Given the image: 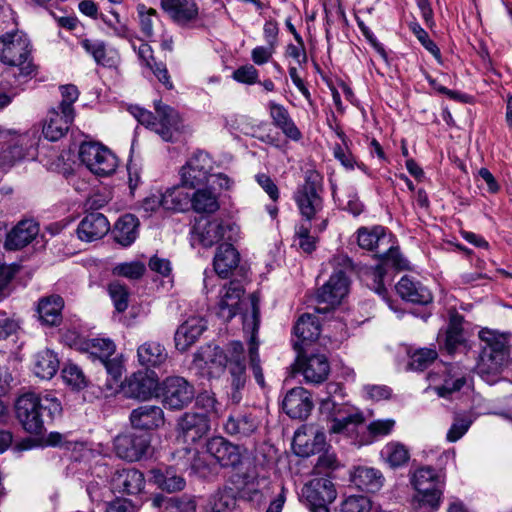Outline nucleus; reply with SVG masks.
Listing matches in <instances>:
<instances>
[{"label":"nucleus","instance_id":"obj_1","mask_svg":"<svg viewBox=\"0 0 512 512\" xmlns=\"http://www.w3.org/2000/svg\"><path fill=\"white\" fill-rule=\"evenodd\" d=\"M356 234L359 247L375 251L380 260V263L369 269L366 275L368 279L372 280L371 289L385 299L387 290L383 278L387 273V267L402 270L408 267V262L401 255L399 247L393 245L391 235L383 226L360 227Z\"/></svg>","mask_w":512,"mask_h":512},{"label":"nucleus","instance_id":"obj_2","mask_svg":"<svg viewBox=\"0 0 512 512\" xmlns=\"http://www.w3.org/2000/svg\"><path fill=\"white\" fill-rule=\"evenodd\" d=\"M195 361L216 364L228 370L229 400L238 404L242 400L247 382L244 346L240 341H231L224 348L206 345L195 353Z\"/></svg>","mask_w":512,"mask_h":512},{"label":"nucleus","instance_id":"obj_3","mask_svg":"<svg viewBox=\"0 0 512 512\" xmlns=\"http://www.w3.org/2000/svg\"><path fill=\"white\" fill-rule=\"evenodd\" d=\"M15 413L26 432L39 435L44 431L46 423L61 415L62 405L52 393L27 392L16 400Z\"/></svg>","mask_w":512,"mask_h":512},{"label":"nucleus","instance_id":"obj_4","mask_svg":"<svg viewBox=\"0 0 512 512\" xmlns=\"http://www.w3.org/2000/svg\"><path fill=\"white\" fill-rule=\"evenodd\" d=\"M322 193L321 175L315 170L306 171L304 182L293 194V200L301 216L299 223H313L319 230L326 229L328 216Z\"/></svg>","mask_w":512,"mask_h":512},{"label":"nucleus","instance_id":"obj_5","mask_svg":"<svg viewBox=\"0 0 512 512\" xmlns=\"http://www.w3.org/2000/svg\"><path fill=\"white\" fill-rule=\"evenodd\" d=\"M0 62L18 73H13L19 81L31 77L36 70L33 63L32 46L28 36L19 30L6 32L0 36Z\"/></svg>","mask_w":512,"mask_h":512},{"label":"nucleus","instance_id":"obj_6","mask_svg":"<svg viewBox=\"0 0 512 512\" xmlns=\"http://www.w3.org/2000/svg\"><path fill=\"white\" fill-rule=\"evenodd\" d=\"M480 352L476 371L486 381L493 380L507 365L509 351L506 342L491 331H480Z\"/></svg>","mask_w":512,"mask_h":512},{"label":"nucleus","instance_id":"obj_7","mask_svg":"<svg viewBox=\"0 0 512 512\" xmlns=\"http://www.w3.org/2000/svg\"><path fill=\"white\" fill-rule=\"evenodd\" d=\"M154 109L156 116L151 111L140 107H134L132 114L141 125L157 133L164 141L171 142L174 133L179 129V114L160 100L154 102Z\"/></svg>","mask_w":512,"mask_h":512},{"label":"nucleus","instance_id":"obj_8","mask_svg":"<svg viewBox=\"0 0 512 512\" xmlns=\"http://www.w3.org/2000/svg\"><path fill=\"white\" fill-rule=\"evenodd\" d=\"M251 312L243 315V327L245 331H251L248 341V357L251 370L258 385L265 386V379L261 367L259 356V342L257 340V333L260 324V308L259 298L252 294L250 296Z\"/></svg>","mask_w":512,"mask_h":512},{"label":"nucleus","instance_id":"obj_9","mask_svg":"<svg viewBox=\"0 0 512 512\" xmlns=\"http://www.w3.org/2000/svg\"><path fill=\"white\" fill-rule=\"evenodd\" d=\"M79 158L93 174L98 176H109L117 168V157L101 143H82L79 148Z\"/></svg>","mask_w":512,"mask_h":512},{"label":"nucleus","instance_id":"obj_10","mask_svg":"<svg viewBox=\"0 0 512 512\" xmlns=\"http://www.w3.org/2000/svg\"><path fill=\"white\" fill-rule=\"evenodd\" d=\"M430 389L439 397L448 398L467 385V370L457 364L443 365L428 375Z\"/></svg>","mask_w":512,"mask_h":512},{"label":"nucleus","instance_id":"obj_11","mask_svg":"<svg viewBox=\"0 0 512 512\" xmlns=\"http://www.w3.org/2000/svg\"><path fill=\"white\" fill-rule=\"evenodd\" d=\"M412 483L419 493V504L430 511L438 508L442 495L441 481L431 467H422L415 471Z\"/></svg>","mask_w":512,"mask_h":512},{"label":"nucleus","instance_id":"obj_12","mask_svg":"<svg viewBox=\"0 0 512 512\" xmlns=\"http://www.w3.org/2000/svg\"><path fill=\"white\" fill-rule=\"evenodd\" d=\"M161 391L162 402L169 409H183L195 398L193 385L180 376L166 378L162 383Z\"/></svg>","mask_w":512,"mask_h":512},{"label":"nucleus","instance_id":"obj_13","mask_svg":"<svg viewBox=\"0 0 512 512\" xmlns=\"http://www.w3.org/2000/svg\"><path fill=\"white\" fill-rule=\"evenodd\" d=\"M213 163L203 151L194 153L180 170V180L184 187L194 189L209 181Z\"/></svg>","mask_w":512,"mask_h":512},{"label":"nucleus","instance_id":"obj_14","mask_svg":"<svg viewBox=\"0 0 512 512\" xmlns=\"http://www.w3.org/2000/svg\"><path fill=\"white\" fill-rule=\"evenodd\" d=\"M349 289V279L342 271H334L329 280L318 290L317 302L324 303V308H317V312L325 313L335 306L339 305L342 299L347 295Z\"/></svg>","mask_w":512,"mask_h":512},{"label":"nucleus","instance_id":"obj_15","mask_svg":"<svg viewBox=\"0 0 512 512\" xmlns=\"http://www.w3.org/2000/svg\"><path fill=\"white\" fill-rule=\"evenodd\" d=\"M463 316L456 311L449 312V323L445 332L438 334V343L441 350L449 355L458 352H467V342L463 334Z\"/></svg>","mask_w":512,"mask_h":512},{"label":"nucleus","instance_id":"obj_16","mask_svg":"<svg viewBox=\"0 0 512 512\" xmlns=\"http://www.w3.org/2000/svg\"><path fill=\"white\" fill-rule=\"evenodd\" d=\"M150 446L149 436L135 433L118 435L114 439V450L121 459L133 462L140 460Z\"/></svg>","mask_w":512,"mask_h":512},{"label":"nucleus","instance_id":"obj_17","mask_svg":"<svg viewBox=\"0 0 512 512\" xmlns=\"http://www.w3.org/2000/svg\"><path fill=\"white\" fill-rule=\"evenodd\" d=\"M206 450L222 467L235 468L242 463L240 446L231 443L222 436L209 439L206 443Z\"/></svg>","mask_w":512,"mask_h":512},{"label":"nucleus","instance_id":"obj_18","mask_svg":"<svg viewBox=\"0 0 512 512\" xmlns=\"http://www.w3.org/2000/svg\"><path fill=\"white\" fill-rule=\"evenodd\" d=\"M163 10L181 27H196L199 8L194 0H161Z\"/></svg>","mask_w":512,"mask_h":512},{"label":"nucleus","instance_id":"obj_19","mask_svg":"<svg viewBox=\"0 0 512 512\" xmlns=\"http://www.w3.org/2000/svg\"><path fill=\"white\" fill-rule=\"evenodd\" d=\"M296 365L309 383L325 381L330 372V365L324 354L299 355Z\"/></svg>","mask_w":512,"mask_h":512},{"label":"nucleus","instance_id":"obj_20","mask_svg":"<svg viewBox=\"0 0 512 512\" xmlns=\"http://www.w3.org/2000/svg\"><path fill=\"white\" fill-rule=\"evenodd\" d=\"M206 329L207 323L202 317L193 316L188 318L178 326L175 332V348L180 352L187 351L197 342Z\"/></svg>","mask_w":512,"mask_h":512},{"label":"nucleus","instance_id":"obj_21","mask_svg":"<svg viewBox=\"0 0 512 512\" xmlns=\"http://www.w3.org/2000/svg\"><path fill=\"white\" fill-rule=\"evenodd\" d=\"M177 429L185 442L194 443L210 430L208 416L204 413H185L179 418Z\"/></svg>","mask_w":512,"mask_h":512},{"label":"nucleus","instance_id":"obj_22","mask_svg":"<svg viewBox=\"0 0 512 512\" xmlns=\"http://www.w3.org/2000/svg\"><path fill=\"white\" fill-rule=\"evenodd\" d=\"M244 293L239 281H230L220 292L217 315L224 321H230L239 311L242 304L241 297Z\"/></svg>","mask_w":512,"mask_h":512},{"label":"nucleus","instance_id":"obj_23","mask_svg":"<svg viewBox=\"0 0 512 512\" xmlns=\"http://www.w3.org/2000/svg\"><path fill=\"white\" fill-rule=\"evenodd\" d=\"M129 420L134 429L145 431L157 429L165 422L162 408L150 404H144L133 409Z\"/></svg>","mask_w":512,"mask_h":512},{"label":"nucleus","instance_id":"obj_24","mask_svg":"<svg viewBox=\"0 0 512 512\" xmlns=\"http://www.w3.org/2000/svg\"><path fill=\"white\" fill-rule=\"evenodd\" d=\"M283 410L293 419H306L313 407L310 394L303 387L289 390L283 400Z\"/></svg>","mask_w":512,"mask_h":512},{"label":"nucleus","instance_id":"obj_25","mask_svg":"<svg viewBox=\"0 0 512 512\" xmlns=\"http://www.w3.org/2000/svg\"><path fill=\"white\" fill-rule=\"evenodd\" d=\"M334 484L326 478H315L305 484L301 490V497L307 505L332 503L336 499Z\"/></svg>","mask_w":512,"mask_h":512},{"label":"nucleus","instance_id":"obj_26","mask_svg":"<svg viewBox=\"0 0 512 512\" xmlns=\"http://www.w3.org/2000/svg\"><path fill=\"white\" fill-rule=\"evenodd\" d=\"M110 230V223L105 215L97 212L87 214L77 227L78 238L93 242L103 238Z\"/></svg>","mask_w":512,"mask_h":512},{"label":"nucleus","instance_id":"obj_27","mask_svg":"<svg viewBox=\"0 0 512 512\" xmlns=\"http://www.w3.org/2000/svg\"><path fill=\"white\" fill-rule=\"evenodd\" d=\"M235 225L223 224L218 220L207 221L204 225H198L195 230L200 243L204 247H211L222 239L234 240L230 233L235 232Z\"/></svg>","mask_w":512,"mask_h":512},{"label":"nucleus","instance_id":"obj_28","mask_svg":"<svg viewBox=\"0 0 512 512\" xmlns=\"http://www.w3.org/2000/svg\"><path fill=\"white\" fill-rule=\"evenodd\" d=\"M75 113H70L59 108H52L47 115L43 126V135L50 141L61 139L69 130L74 120Z\"/></svg>","mask_w":512,"mask_h":512},{"label":"nucleus","instance_id":"obj_29","mask_svg":"<svg viewBox=\"0 0 512 512\" xmlns=\"http://www.w3.org/2000/svg\"><path fill=\"white\" fill-rule=\"evenodd\" d=\"M144 485L143 473L132 468L117 470L111 479V486L114 491L129 495L140 493Z\"/></svg>","mask_w":512,"mask_h":512},{"label":"nucleus","instance_id":"obj_30","mask_svg":"<svg viewBox=\"0 0 512 512\" xmlns=\"http://www.w3.org/2000/svg\"><path fill=\"white\" fill-rule=\"evenodd\" d=\"M224 431L239 440L251 437L259 427L256 416L250 413L230 415L224 423Z\"/></svg>","mask_w":512,"mask_h":512},{"label":"nucleus","instance_id":"obj_31","mask_svg":"<svg viewBox=\"0 0 512 512\" xmlns=\"http://www.w3.org/2000/svg\"><path fill=\"white\" fill-rule=\"evenodd\" d=\"M39 233V225L34 220L20 221L6 236L7 250H19L27 246Z\"/></svg>","mask_w":512,"mask_h":512},{"label":"nucleus","instance_id":"obj_32","mask_svg":"<svg viewBox=\"0 0 512 512\" xmlns=\"http://www.w3.org/2000/svg\"><path fill=\"white\" fill-rule=\"evenodd\" d=\"M396 291L403 300L414 304L426 305L432 301L429 289L407 275L398 281Z\"/></svg>","mask_w":512,"mask_h":512},{"label":"nucleus","instance_id":"obj_33","mask_svg":"<svg viewBox=\"0 0 512 512\" xmlns=\"http://www.w3.org/2000/svg\"><path fill=\"white\" fill-rule=\"evenodd\" d=\"M64 300L59 295L42 297L38 301L37 314L41 324L45 326H58L62 322Z\"/></svg>","mask_w":512,"mask_h":512},{"label":"nucleus","instance_id":"obj_34","mask_svg":"<svg viewBox=\"0 0 512 512\" xmlns=\"http://www.w3.org/2000/svg\"><path fill=\"white\" fill-rule=\"evenodd\" d=\"M320 410L322 413H326L328 417H334L338 421L347 422L353 426L364 421L362 412L357 408L348 404H338L329 397L320 399Z\"/></svg>","mask_w":512,"mask_h":512},{"label":"nucleus","instance_id":"obj_35","mask_svg":"<svg viewBox=\"0 0 512 512\" xmlns=\"http://www.w3.org/2000/svg\"><path fill=\"white\" fill-rule=\"evenodd\" d=\"M240 254L230 243L221 244L214 256V270L221 278H227L239 265Z\"/></svg>","mask_w":512,"mask_h":512},{"label":"nucleus","instance_id":"obj_36","mask_svg":"<svg viewBox=\"0 0 512 512\" xmlns=\"http://www.w3.org/2000/svg\"><path fill=\"white\" fill-rule=\"evenodd\" d=\"M138 362L141 366L150 369L162 366L168 358L163 345L155 341H147L137 349Z\"/></svg>","mask_w":512,"mask_h":512},{"label":"nucleus","instance_id":"obj_37","mask_svg":"<svg viewBox=\"0 0 512 512\" xmlns=\"http://www.w3.org/2000/svg\"><path fill=\"white\" fill-rule=\"evenodd\" d=\"M139 220L133 214H125L118 219L113 229V236L117 243L127 247L138 237Z\"/></svg>","mask_w":512,"mask_h":512},{"label":"nucleus","instance_id":"obj_38","mask_svg":"<svg viewBox=\"0 0 512 512\" xmlns=\"http://www.w3.org/2000/svg\"><path fill=\"white\" fill-rule=\"evenodd\" d=\"M351 480L360 490L374 493L382 487L384 478L379 470L362 466L355 469Z\"/></svg>","mask_w":512,"mask_h":512},{"label":"nucleus","instance_id":"obj_39","mask_svg":"<svg viewBox=\"0 0 512 512\" xmlns=\"http://www.w3.org/2000/svg\"><path fill=\"white\" fill-rule=\"evenodd\" d=\"M156 387L157 381L153 377L136 373L128 379L125 390L129 397L146 399L153 394Z\"/></svg>","mask_w":512,"mask_h":512},{"label":"nucleus","instance_id":"obj_40","mask_svg":"<svg viewBox=\"0 0 512 512\" xmlns=\"http://www.w3.org/2000/svg\"><path fill=\"white\" fill-rule=\"evenodd\" d=\"M270 114L274 125L282 130V132L294 141L301 138V132L291 119L287 109L276 103H270Z\"/></svg>","mask_w":512,"mask_h":512},{"label":"nucleus","instance_id":"obj_41","mask_svg":"<svg viewBox=\"0 0 512 512\" xmlns=\"http://www.w3.org/2000/svg\"><path fill=\"white\" fill-rule=\"evenodd\" d=\"M219 207L218 197L210 189H197L191 196V209L197 214H213Z\"/></svg>","mask_w":512,"mask_h":512},{"label":"nucleus","instance_id":"obj_42","mask_svg":"<svg viewBox=\"0 0 512 512\" xmlns=\"http://www.w3.org/2000/svg\"><path fill=\"white\" fill-rule=\"evenodd\" d=\"M82 47L89 53L97 64L111 67L115 64V52L107 50L106 45L101 40L85 39L81 42Z\"/></svg>","mask_w":512,"mask_h":512},{"label":"nucleus","instance_id":"obj_43","mask_svg":"<svg viewBox=\"0 0 512 512\" xmlns=\"http://www.w3.org/2000/svg\"><path fill=\"white\" fill-rule=\"evenodd\" d=\"M294 334L302 342L314 341L320 335L318 318L312 314H303L294 326Z\"/></svg>","mask_w":512,"mask_h":512},{"label":"nucleus","instance_id":"obj_44","mask_svg":"<svg viewBox=\"0 0 512 512\" xmlns=\"http://www.w3.org/2000/svg\"><path fill=\"white\" fill-rule=\"evenodd\" d=\"M35 374L41 379H51L59 369L57 355L49 350L37 353L35 361Z\"/></svg>","mask_w":512,"mask_h":512},{"label":"nucleus","instance_id":"obj_45","mask_svg":"<svg viewBox=\"0 0 512 512\" xmlns=\"http://www.w3.org/2000/svg\"><path fill=\"white\" fill-rule=\"evenodd\" d=\"M184 188L180 183L179 186L169 188L163 193L165 210L185 211L189 206L191 207V196L184 191Z\"/></svg>","mask_w":512,"mask_h":512},{"label":"nucleus","instance_id":"obj_46","mask_svg":"<svg viewBox=\"0 0 512 512\" xmlns=\"http://www.w3.org/2000/svg\"><path fill=\"white\" fill-rule=\"evenodd\" d=\"M85 350L93 361L101 363L115 353V344L107 338H93L85 342Z\"/></svg>","mask_w":512,"mask_h":512},{"label":"nucleus","instance_id":"obj_47","mask_svg":"<svg viewBox=\"0 0 512 512\" xmlns=\"http://www.w3.org/2000/svg\"><path fill=\"white\" fill-rule=\"evenodd\" d=\"M313 223H298L295 226V237L299 247L306 253H311L316 248L317 234L323 232Z\"/></svg>","mask_w":512,"mask_h":512},{"label":"nucleus","instance_id":"obj_48","mask_svg":"<svg viewBox=\"0 0 512 512\" xmlns=\"http://www.w3.org/2000/svg\"><path fill=\"white\" fill-rule=\"evenodd\" d=\"M381 456L392 468H396L409 460V451L402 443L389 442L381 450Z\"/></svg>","mask_w":512,"mask_h":512},{"label":"nucleus","instance_id":"obj_49","mask_svg":"<svg viewBox=\"0 0 512 512\" xmlns=\"http://www.w3.org/2000/svg\"><path fill=\"white\" fill-rule=\"evenodd\" d=\"M155 483L162 489L168 492L180 491L185 486V480L180 475H177L172 468H167L165 471H153Z\"/></svg>","mask_w":512,"mask_h":512},{"label":"nucleus","instance_id":"obj_50","mask_svg":"<svg viewBox=\"0 0 512 512\" xmlns=\"http://www.w3.org/2000/svg\"><path fill=\"white\" fill-rule=\"evenodd\" d=\"M236 503L237 500L232 489H224L211 496L207 509L213 512H233Z\"/></svg>","mask_w":512,"mask_h":512},{"label":"nucleus","instance_id":"obj_51","mask_svg":"<svg viewBox=\"0 0 512 512\" xmlns=\"http://www.w3.org/2000/svg\"><path fill=\"white\" fill-rule=\"evenodd\" d=\"M108 292L117 312L122 313L128 308L129 292L125 285L118 281L108 285Z\"/></svg>","mask_w":512,"mask_h":512},{"label":"nucleus","instance_id":"obj_52","mask_svg":"<svg viewBox=\"0 0 512 512\" xmlns=\"http://www.w3.org/2000/svg\"><path fill=\"white\" fill-rule=\"evenodd\" d=\"M437 358V352L434 349L422 348L416 350L410 356L409 367L412 370L423 371Z\"/></svg>","mask_w":512,"mask_h":512},{"label":"nucleus","instance_id":"obj_53","mask_svg":"<svg viewBox=\"0 0 512 512\" xmlns=\"http://www.w3.org/2000/svg\"><path fill=\"white\" fill-rule=\"evenodd\" d=\"M62 377L64 381L75 389H82L86 387L87 381L83 371L76 364H66L62 370Z\"/></svg>","mask_w":512,"mask_h":512},{"label":"nucleus","instance_id":"obj_54","mask_svg":"<svg viewBox=\"0 0 512 512\" xmlns=\"http://www.w3.org/2000/svg\"><path fill=\"white\" fill-rule=\"evenodd\" d=\"M196 406L204 410L206 415L218 416L221 410V404L215 398V394L210 391H203L196 396Z\"/></svg>","mask_w":512,"mask_h":512},{"label":"nucleus","instance_id":"obj_55","mask_svg":"<svg viewBox=\"0 0 512 512\" xmlns=\"http://www.w3.org/2000/svg\"><path fill=\"white\" fill-rule=\"evenodd\" d=\"M371 502L363 495H351L341 505V512H370Z\"/></svg>","mask_w":512,"mask_h":512},{"label":"nucleus","instance_id":"obj_56","mask_svg":"<svg viewBox=\"0 0 512 512\" xmlns=\"http://www.w3.org/2000/svg\"><path fill=\"white\" fill-rule=\"evenodd\" d=\"M146 270L145 265L140 261L126 262L118 264L114 268V273L129 279H139Z\"/></svg>","mask_w":512,"mask_h":512},{"label":"nucleus","instance_id":"obj_57","mask_svg":"<svg viewBox=\"0 0 512 512\" xmlns=\"http://www.w3.org/2000/svg\"><path fill=\"white\" fill-rule=\"evenodd\" d=\"M410 28L419 42L429 51L436 59H440L441 53L438 46L430 39L428 33L418 24L412 23Z\"/></svg>","mask_w":512,"mask_h":512},{"label":"nucleus","instance_id":"obj_58","mask_svg":"<svg viewBox=\"0 0 512 512\" xmlns=\"http://www.w3.org/2000/svg\"><path fill=\"white\" fill-rule=\"evenodd\" d=\"M62 100L57 108L74 113L73 103L78 99L79 91L75 85L69 84L60 87Z\"/></svg>","mask_w":512,"mask_h":512},{"label":"nucleus","instance_id":"obj_59","mask_svg":"<svg viewBox=\"0 0 512 512\" xmlns=\"http://www.w3.org/2000/svg\"><path fill=\"white\" fill-rule=\"evenodd\" d=\"M395 426L393 419H379L369 423L367 430L372 438L383 437L391 433Z\"/></svg>","mask_w":512,"mask_h":512},{"label":"nucleus","instance_id":"obj_60","mask_svg":"<svg viewBox=\"0 0 512 512\" xmlns=\"http://www.w3.org/2000/svg\"><path fill=\"white\" fill-rule=\"evenodd\" d=\"M470 425L471 421L469 419L464 417H456L447 432V440L449 442H456L467 432Z\"/></svg>","mask_w":512,"mask_h":512},{"label":"nucleus","instance_id":"obj_61","mask_svg":"<svg viewBox=\"0 0 512 512\" xmlns=\"http://www.w3.org/2000/svg\"><path fill=\"white\" fill-rule=\"evenodd\" d=\"M233 78L240 83L254 84L258 80V71L252 65H244L233 72Z\"/></svg>","mask_w":512,"mask_h":512},{"label":"nucleus","instance_id":"obj_62","mask_svg":"<svg viewBox=\"0 0 512 512\" xmlns=\"http://www.w3.org/2000/svg\"><path fill=\"white\" fill-rule=\"evenodd\" d=\"M105 370V373L111 378L114 383H118L121 380L123 366L121 361L116 358H107L100 363Z\"/></svg>","mask_w":512,"mask_h":512},{"label":"nucleus","instance_id":"obj_63","mask_svg":"<svg viewBox=\"0 0 512 512\" xmlns=\"http://www.w3.org/2000/svg\"><path fill=\"white\" fill-rule=\"evenodd\" d=\"M285 56L293 58L299 66H303L307 63L308 57L305 50L304 41L302 43L288 44L285 51Z\"/></svg>","mask_w":512,"mask_h":512},{"label":"nucleus","instance_id":"obj_64","mask_svg":"<svg viewBox=\"0 0 512 512\" xmlns=\"http://www.w3.org/2000/svg\"><path fill=\"white\" fill-rule=\"evenodd\" d=\"M169 512H195L196 502L188 497H173Z\"/></svg>","mask_w":512,"mask_h":512}]
</instances>
